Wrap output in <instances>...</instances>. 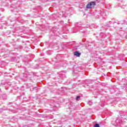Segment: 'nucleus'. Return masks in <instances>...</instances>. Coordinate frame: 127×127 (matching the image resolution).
Returning <instances> with one entry per match:
<instances>
[{"mask_svg":"<svg viewBox=\"0 0 127 127\" xmlns=\"http://www.w3.org/2000/svg\"><path fill=\"white\" fill-rule=\"evenodd\" d=\"M95 5H96L95 2H91L86 5V8L87 9H89V8H92V7H94Z\"/></svg>","mask_w":127,"mask_h":127,"instance_id":"f257e3e1","label":"nucleus"},{"mask_svg":"<svg viewBox=\"0 0 127 127\" xmlns=\"http://www.w3.org/2000/svg\"><path fill=\"white\" fill-rule=\"evenodd\" d=\"M74 56H76V57H80L81 56V53H79V52L76 51L74 53Z\"/></svg>","mask_w":127,"mask_h":127,"instance_id":"f03ea898","label":"nucleus"},{"mask_svg":"<svg viewBox=\"0 0 127 127\" xmlns=\"http://www.w3.org/2000/svg\"><path fill=\"white\" fill-rule=\"evenodd\" d=\"M94 127H100V125L98 124H96L94 126Z\"/></svg>","mask_w":127,"mask_h":127,"instance_id":"7ed1b4c3","label":"nucleus"},{"mask_svg":"<svg viewBox=\"0 0 127 127\" xmlns=\"http://www.w3.org/2000/svg\"><path fill=\"white\" fill-rule=\"evenodd\" d=\"M93 104V103H92V102L89 101L88 102V105H92Z\"/></svg>","mask_w":127,"mask_h":127,"instance_id":"20e7f679","label":"nucleus"},{"mask_svg":"<svg viewBox=\"0 0 127 127\" xmlns=\"http://www.w3.org/2000/svg\"><path fill=\"white\" fill-rule=\"evenodd\" d=\"M78 99H80V96L76 97V101H78Z\"/></svg>","mask_w":127,"mask_h":127,"instance_id":"39448f33","label":"nucleus"}]
</instances>
